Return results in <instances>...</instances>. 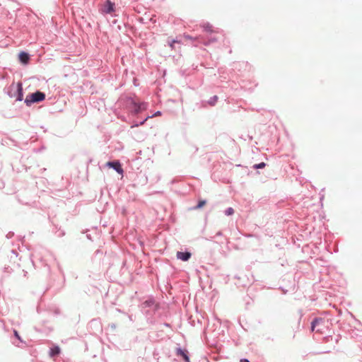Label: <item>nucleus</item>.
Wrapping results in <instances>:
<instances>
[{
  "mask_svg": "<svg viewBox=\"0 0 362 362\" xmlns=\"http://www.w3.org/2000/svg\"><path fill=\"white\" fill-rule=\"evenodd\" d=\"M322 320L321 319H315V320H313V322H312V327H311V329L312 331H314L315 330V326L320 322H321Z\"/></svg>",
  "mask_w": 362,
  "mask_h": 362,
  "instance_id": "obj_10",
  "label": "nucleus"
},
{
  "mask_svg": "<svg viewBox=\"0 0 362 362\" xmlns=\"http://www.w3.org/2000/svg\"><path fill=\"white\" fill-rule=\"evenodd\" d=\"M107 165L109 166L110 168H114L119 174H123V169L121 166L120 163L118 160L113 162H107Z\"/></svg>",
  "mask_w": 362,
  "mask_h": 362,
  "instance_id": "obj_2",
  "label": "nucleus"
},
{
  "mask_svg": "<svg viewBox=\"0 0 362 362\" xmlns=\"http://www.w3.org/2000/svg\"><path fill=\"white\" fill-rule=\"evenodd\" d=\"M233 213H234V210L231 207H229L228 209H227L226 212H225L226 215H227V216L233 215Z\"/></svg>",
  "mask_w": 362,
  "mask_h": 362,
  "instance_id": "obj_11",
  "label": "nucleus"
},
{
  "mask_svg": "<svg viewBox=\"0 0 362 362\" xmlns=\"http://www.w3.org/2000/svg\"><path fill=\"white\" fill-rule=\"evenodd\" d=\"M176 354L177 356H182L185 362H189V358L187 355L188 352L186 350H182L181 349H177Z\"/></svg>",
  "mask_w": 362,
  "mask_h": 362,
  "instance_id": "obj_4",
  "label": "nucleus"
},
{
  "mask_svg": "<svg viewBox=\"0 0 362 362\" xmlns=\"http://www.w3.org/2000/svg\"><path fill=\"white\" fill-rule=\"evenodd\" d=\"M14 335L16 338H18L20 341H21V337L19 336L18 332L16 330H14Z\"/></svg>",
  "mask_w": 362,
  "mask_h": 362,
  "instance_id": "obj_16",
  "label": "nucleus"
},
{
  "mask_svg": "<svg viewBox=\"0 0 362 362\" xmlns=\"http://www.w3.org/2000/svg\"><path fill=\"white\" fill-rule=\"evenodd\" d=\"M264 167H265V163L263 162L255 165V168H263Z\"/></svg>",
  "mask_w": 362,
  "mask_h": 362,
  "instance_id": "obj_13",
  "label": "nucleus"
},
{
  "mask_svg": "<svg viewBox=\"0 0 362 362\" xmlns=\"http://www.w3.org/2000/svg\"><path fill=\"white\" fill-rule=\"evenodd\" d=\"M185 37L187 39H191V37H189V35H185Z\"/></svg>",
  "mask_w": 362,
  "mask_h": 362,
  "instance_id": "obj_19",
  "label": "nucleus"
},
{
  "mask_svg": "<svg viewBox=\"0 0 362 362\" xmlns=\"http://www.w3.org/2000/svg\"><path fill=\"white\" fill-rule=\"evenodd\" d=\"M191 257V253L189 252H177V257L182 261H187Z\"/></svg>",
  "mask_w": 362,
  "mask_h": 362,
  "instance_id": "obj_5",
  "label": "nucleus"
},
{
  "mask_svg": "<svg viewBox=\"0 0 362 362\" xmlns=\"http://www.w3.org/2000/svg\"><path fill=\"white\" fill-rule=\"evenodd\" d=\"M206 204V201L204 200H201L199 202L197 206H196V209H201L202 207H203L204 205Z\"/></svg>",
  "mask_w": 362,
  "mask_h": 362,
  "instance_id": "obj_12",
  "label": "nucleus"
},
{
  "mask_svg": "<svg viewBox=\"0 0 362 362\" xmlns=\"http://www.w3.org/2000/svg\"><path fill=\"white\" fill-rule=\"evenodd\" d=\"M19 59L23 64H27L29 60V56L27 53L22 52L19 54Z\"/></svg>",
  "mask_w": 362,
  "mask_h": 362,
  "instance_id": "obj_6",
  "label": "nucleus"
},
{
  "mask_svg": "<svg viewBox=\"0 0 362 362\" xmlns=\"http://www.w3.org/2000/svg\"><path fill=\"white\" fill-rule=\"evenodd\" d=\"M115 11V4L107 0L104 5L103 11L106 13H111Z\"/></svg>",
  "mask_w": 362,
  "mask_h": 362,
  "instance_id": "obj_3",
  "label": "nucleus"
},
{
  "mask_svg": "<svg viewBox=\"0 0 362 362\" xmlns=\"http://www.w3.org/2000/svg\"><path fill=\"white\" fill-rule=\"evenodd\" d=\"M161 115V112L160 111L156 112L151 117H157ZM149 117H148L145 120H146Z\"/></svg>",
  "mask_w": 362,
  "mask_h": 362,
  "instance_id": "obj_15",
  "label": "nucleus"
},
{
  "mask_svg": "<svg viewBox=\"0 0 362 362\" xmlns=\"http://www.w3.org/2000/svg\"><path fill=\"white\" fill-rule=\"evenodd\" d=\"M146 109V104L144 103L140 104H135V112L137 113L141 110Z\"/></svg>",
  "mask_w": 362,
  "mask_h": 362,
  "instance_id": "obj_8",
  "label": "nucleus"
},
{
  "mask_svg": "<svg viewBox=\"0 0 362 362\" xmlns=\"http://www.w3.org/2000/svg\"><path fill=\"white\" fill-rule=\"evenodd\" d=\"M60 353V348L59 346H54L50 349V356L54 357Z\"/></svg>",
  "mask_w": 362,
  "mask_h": 362,
  "instance_id": "obj_9",
  "label": "nucleus"
},
{
  "mask_svg": "<svg viewBox=\"0 0 362 362\" xmlns=\"http://www.w3.org/2000/svg\"><path fill=\"white\" fill-rule=\"evenodd\" d=\"M45 93L40 91H37L34 93H32L30 95H28L25 100V103L27 104V105H30L33 103H38L42 101L45 100Z\"/></svg>",
  "mask_w": 362,
  "mask_h": 362,
  "instance_id": "obj_1",
  "label": "nucleus"
},
{
  "mask_svg": "<svg viewBox=\"0 0 362 362\" xmlns=\"http://www.w3.org/2000/svg\"><path fill=\"white\" fill-rule=\"evenodd\" d=\"M240 362H250V361L247 359L244 358V359H241Z\"/></svg>",
  "mask_w": 362,
  "mask_h": 362,
  "instance_id": "obj_17",
  "label": "nucleus"
},
{
  "mask_svg": "<svg viewBox=\"0 0 362 362\" xmlns=\"http://www.w3.org/2000/svg\"><path fill=\"white\" fill-rule=\"evenodd\" d=\"M177 42V41L173 40V42L170 44V47L173 48V43Z\"/></svg>",
  "mask_w": 362,
  "mask_h": 362,
  "instance_id": "obj_18",
  "label": "nucleus"
},
{
  "mask_svg": "<svg viewBox=\"0 0 362 362\" xmlns=\"http://www.w3.org/2000/svg\"><path fill=\"white\" fill-rule=\"evenodd\" d=\"M17 91H18L17 100L21 101L23 100V94L22 85L21 83H18L17 85Z\"/></svg>",
  "mask_w": 362,
  "mask_h": 362,
  "instance_id": "obj_7",
  "label": "nucleus"
},
{
  "mask_svg": "<svg viewBox=\"0 0 362 362\" xmlns=\"http://www.w3.org/2000/svg\"><path fill=\"white\" fill-rule=\"evenodd\" d=\"M204 30L206 32H212L211 27L209 25L206 26H204Z\"/></svg>",
  "mask_w": 362,
  "mask_h": 362,
  "instance_id": "obj_14",
  "label": "nucleus"
},
{
  "mask_svg": "<svg viewBox=\"0 0 362 362\" xmlns=\"http://www.w3.org/2000/svg\"><path fill=\"white\" fill-rule=\"evenodd\" d=\"M217 98H217V96H215V97H214V100H215V102L217 100Z\"/></svg>",
  "mask_w": 362,
  "mask_h": 362,
  "instance_id": "obj_20",
  "label": "nucleus"
}]
</instances>
